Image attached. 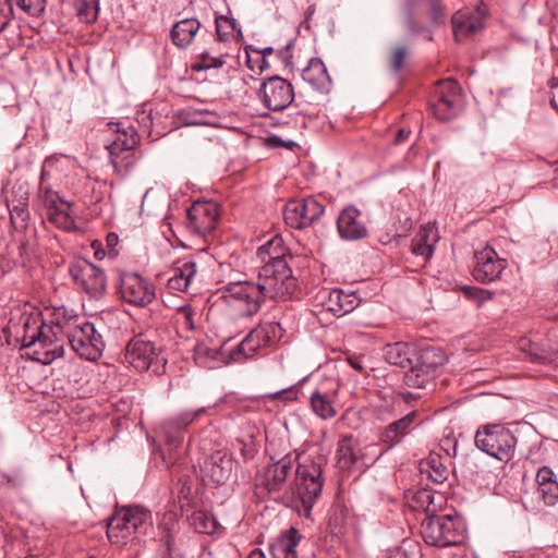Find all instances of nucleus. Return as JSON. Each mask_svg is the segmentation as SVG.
<instances>
[{
    "label": "nucleus",
    "mask_w": 558,
    "mask_h": 558,
    "mask_svg": "<svg viewBox=\"0 0 558 558\" xmlns=\"http://www.w3.org/2000/svg\"><path fill=\"white\" fill-rule=\"evenodd\" d=\"M44 313L27 312L21 307L10 313V318L3 332L23 348L38 347L43 356L37 357L44 364H49L63 356L62 337H68L83 320L72 308L54 303L51 299L41 300Z\"/></svg>",
    "instance_id": "nucleus-1"
},
{
    "label": "nucleus",
    "mask_w": 558,
    "mask_h": 558,
    "mask_svg": "<svg viewBox=\"0 0 558 558\" xmlns=\"http://www.w3.org/2000/svg\"><path fill=\"white\" fill-rule=\"evenodd\" d=\"M294 471L291 492L295 496L299 513L311 517L312 509L323 493V458L292 451L279 461L266 466L262 484L269 493H279L288 487V478Z\"/></svg>",
    "instance_id": "nucleus-2"
},
{
    "label": "nucleus",
    "mask_w": 558,
    "mask_h": 558,
    "mask_svg": "<svg viewBox=\"0 0 558 558\" xmlns=\"http://www.w3.org/2000/svg\"><path fill=\"white\" fill-rule=\"evenodd\" d=\"M153 527L151 512L140 506L124 507L110 518L107 524V537L111 544L124 545L148 534Z\"/></svg>",
    "instance_id": "nucleus-3"
},
{
    "label": "nucleus",
    "mask_w": 558,
    "mask_h": 558,
    "mask_svg": "<svg viewBox=\"0 0 558 558\" xmlns=\"http://www.w3.org/2000/svg\"><path fill=\"white\" fill-rule=\"evenodd\" d=\"M106 126L116 134V138L106 145L110 161L117 174L124 177L134 167V148L140 143L137 131L123 122H107Z\"/></svg>",
    "instance_id": "nucleus-4"
},
{
    "label": "nucleus",
    "mask_w": 558,
    "mask_h": 558,
    "mask_svg": "<svg viewBox=\"0 0 558 558\" xmlns=\"http://www.w3.org/2000/svg\"><path fill=\"white\" fill-rule=\"evenodd\" d=\"M287 283H295V281H264L263 284L254 281H232L227 291L230 298L245 302L246 314L253 315L260 308L262 301L266 298L276 301L288 300V292L284 291Z\"/></svg>",
    "instance_id": "nucleus-5"
},
{
    "label": "nucleus",
    "mask_w": 558,
    "mask_h": 558,
    "mask_svg": "<svg viewBox=\"0 0 558 558\" xmlns=\"http://www.w3.org/2000/svg\"><path fill=\"white\" fill-rule=\"evenodd\" d=\"M421 535L432 546H459L465 538V525L457 515H430L423 520Z\"/></svg>",
    "instance_id": "nucleus-6"
},
{
    "label": "nucleus",
    "mask_w": 558,
    "mask_h": 558,
    "mask_svg": "<svg viewBox=\"0 0 558 558\" xmlns=\"http://www.w3.org/2000/svg\"><path fill=\"white\" fill-rule=\"evenodd\" d=\"M474 441L481 451L501 462H508L514 457L518 444L515 435L501 424L478 427Z\"/></svg>",
    "instance_id": "nucleus-7"
},
{
    "label": "nucleus",
    "mask_w": 558,
    "mask_h": 558,
    "mask_svg": "<svg viewBox=\"0 0 558 558\" xmlns=\"http://www.w3.org/2000/svg\"><path fill=\"white\" fill-rule=\"evenodd\" d=\"M206 412L207 408L205 407L195 410H184L162 422L160 428L166 440V451L162 452V459L168 466L173 465L180 458L185 428Z\"/></svg>",
    "instance_id": "nucleus-8"
},
{
    "label": "nucleus",
    "mask_w": 558,
    "mask_h": 558,
    "mask_svg": "<svg viewBox=\"0 0 558 558\" xmlns=\"http://www.w3.org/2000/svg\"><path fill=\"white\" fill-rule=\"evenodd\" d=\"M383 453L376 444L361 446L352 435H345L338 441L337 464L341 470L362 471L375 463Z\"/></svg>",
    "instance_id": "nucleus-9"
},
{
    "label": "nucleus",
    "mask_w": 558,
    "mask_h": 558,
    "mask_svg": "<svg viewBox=\"0 0 558 558\" xmlns=\"http://www.w3.org/2000/svg\"><path fill=\"white\" fill-rule=\"evenodd\" d=\"M446 356L444 352L434 347H426L421 350L415 348L411 369L404 375V384L410 388H425L438 367L444 365Z\"/></svg>",
    "instance_id": "nucleus-10"
},
{
    "label": "nucleus",
    "mask_w": 558,
    "mask_h": 558,
    "mask_svg": "<svg viewBox=\"0 0 558 558\" xmlns=\"http://www.w3.org/2000/svg\"><path fill=\"white\" fill-rule=\"evenodd\" d=\"M464 108V97L460 84L453 78L439 81L434 89L432 111L436 119L450 121Z\"/></svg>",
    "instance_id": "nucleus-11"
},
{
    "label": "nucleus",
    "mask_w": 558,
    "mask_h": 558,
    "mask_svg": "<svg viewBox=\"0 0 558 558\" xmlns=\"http://www.w3.org/2000/svg\"><path fill=\"white\" fill-rule=\"evenodd\" d=\"M125 360L138 372L151 371L159 375L163 373L166 360L160 356V349L144 335L134 336L125 349Z\"/></svg>",
    "instance_id": "nucleus-12"
},
{
    "label": "nucleus",
    "mask_w": 558,
    "mask_h": 558,
    "mask_svg": "<svg viewBox=\"0 0 558 558\" xmlns=\"http://www.w3.org/2000/svg\"><path fill=\"white\" fill-rule=\"evenodd\" d=\"M284 251L283 240L278 234L258 247L257 256L265 263L258 279H295L284 258Z\"/></svg>",
    "instance_id": "nucleus-13"
},
{
    "label": "nucleus",
    "mask_w": 558,
    "mask_h": 558,
    "mask_svg": "<svg viewBox=\"0 0 558 558\" xmlns=\"http://www.w3.org/2000/svg\"><path fill=\"white\" fill-rule=\"evenodd\" d=\"M281 337V327L278 323L271 322L259 325L231 351L230 360L242 363L255 356L262 349L270 345L277 338Z\"/></svg>",
    "instance_id": "nucleus-14"
},
{
    "label": "nucleus",
    "mask_w": 558,
    "mask_h": 558,
    "mask_svg": "<svg viewBox=\"0 0 558 558\" xmlns=\"http://www.w3.org/2000/svg\"><path fill=\"white\" fill-rule=\"evenodd\" d=\"M72 350L82 359L97 361L104 352L102 336L93 323L83 320L66 337Z\"/></svg>",
    "instance_id": "nucleus-15"
},
{
    "label": "nucleus",
    "mask_w": 558,
    "mask_h": 558,
    "mask_svg": "<svg viewBox=\"0 0 558 558\" xmlns=\"http://www.w3.org/2000/svg\"><path fill=\"white\" fill-rule=\"evenodd\" d=\"M220 210L218 204L211 201L195 202L187 210L186 228L196 239L208 242L213 235Z\"/></svg>",
    "instance_id": "nucleus-16"
},
{
    "label": "nucleus",
    "mask_w": 558,
    "mask_h": 558,
    "mask_svg": "<svg viewBox=\"0 0 558 558\" xmlns=\"http://www.w3.org/2000/svg\"><path fill=\"white\" fill-rule=\"evenodd\" d=\"M258 97L267 109L281 111L293 101L294 89L290 82L275 75L263 82L258 89Z\"/></svg>",
    "instance_id": "nucleus-17"
},
{
    "label": "nucleus",
    "mask_w": 558,
    "mask_h": 558,
    "mask_svg": "<svg viewBox=\"0 0 558 558\" xmlns=\"http://www.w3.org/2000/svg\"><path fill=\"white\" fill-rule=\"evenodd\" d=\"M324 211V206L314 197L294 199L284 206L283 218L291 228L304 229L318 220Z\"/></svg>",
    "instance_id": "nucleus-18"
},
{
    "label": "nucleus",
    "mask_w": 558,
    "mask_h": 558,
    "mask_svg": "<svg viewBox=\"0 0 558 558\" xmlns=\"http://www.w3.org/2000/svg\"><path fill=\"white\" fill-rule=\"evenodd\" d=\"M486 15L487 8L483 2L475 9L463 8L457 11L451 19L454 38L463 40L482 29Z\"/></svg>",
    "instance_id": "nucleus-19"
},
{
    "label": "nucleus",
    "mask_w": 558,
    "mask_h": 558,
    "mask_svg": "<svg viewBox=\"0 0 558 558\" xmlns=\"http://www.w3.org/2000/svg\"><path fill=\"white\" fill-rule=\"evenodd\" d=\"M337 230L341 239L359 241L367 236V228L361 220V211L352 205L344 207L337 219Z\"/></svg>",
    "instance_id": "nucleus-20"
},
{
    "label": "nucleus",
    "mask_w": 558,
    "mask_h": 558,
    "mask_svg": "<svg viewBox=\"0 0 558 558\" xmlns=\"http://www.w3.org/2000/svg\"><path fill=\"white\" fill-rule=\"evenodd\" d=\"M474 259L473 279H500L507 265L492 247L475 253Z\"/></svg>",
    "instance_id": "nucleus-21"
},
{
    "label": "nucleus",
    "mask_w": 558,
    "mask_h": 558,
    "mask_svg": "<svg viewBox=\"0 0 558 558\" xmlns=\"http://www.w3.org/2000/svg\"><path fill=\"white\" fill-rule=\"evenodd\" d=\"M417 414L411 411L403 417L385 426L379 433V440L386 446L384 452L401 444L415 426Z\"/></svg>",
    "instance_id": "nucleus-22"
},
{
    "label": "nucleus",
    "mask_w": 558,
    "mask_h": 558,
    "mask_svg": "<svg viewBox=\"0 0 558 558\" xmlns=\"http://www.w3.org/2000/svg\"><path fill=\"white\" fill-rule=\"evenodd\" d=\"M153 281H119L117 292L120 298L135 306H145L155 299Z\"/></svg>",
    "instance_id": "nucleus-23"
},
{
    "label": "nucleus",
    "mask_w": 558,
    "mask_h": 558,
    "mask_svg": "<svg viewBox=\"0 0 558 558\" xmlns=\"http://www.w3.org/2000/svg\"><path fill=\"white\" fill-rule=\"evenodd\" d=\"M202 31V22L195 17L178 20L170 29V40L179 49L191 47Z\"/></svg>",
    "instance_id": "nucleus-24"
},
{
    "label": "nucleus",
    "mask_w": 558,
    "mask_h": 558,
    "mask_svg": "<svg viewBox=\"0 0 558 558\" xmlns=\"http://www.w3.org/2000/svg\"><path fill=\"white\" fill-rule=\"evenodd\" d=\"M233 459L225 450L215 451L206 461L204 471L216 484H225L232 474Z\"/></svg>",
    "instance_id": "nucleus-25"
},
{
    "label": "nucleus",
    "mask_w": 558,
    "mask_h": 558,
    "mask_svg": "<svg viewBox=\"0 0 558 558\" xmlns=\"http://www.w3.org/2000/svg\"><path fill=\"white\" fill-rule=\"evenodd\" d=\"M519 349L526 353L531 361L544 364H553L558 367V351L545 343H538L529 338H521Z\"/></svg>",
    "instance_id": "nucleus-26"
},
{
    "label": "nucleus",
    "mask_w": 558,
    "mask_h": 558,
    "mask_svg": "<svg viewBox=\"0 0 558 558\" xmlns=\"http://www.w3.org/2000/svg\"><path fill=\"white\" fill-rule=\"evenodd\" d=\"M216 38L220 43H235L243 40V33L231 13L219 14L215 12Z\"/></svg>",
    "instance_id": "nucleus-27"
},
{
    "label": "nucleus",
    "mask_w": 558,
    "mask_h": 558,
    "mask_svg": "<svg viewBox=\"0 0 558 558\" xmlns=\"http://www.w3.org/2000/svg\"><path fill=\"white\" fill-rule=\"evenodd\" d=\"M302 77L314 89L322 93H327L331 85V78L327 72L326 65L318 58L310 60L307 66L302 72Z\"/></svg>",
    "instance_id": "nucleus-28"
},
{
    "label": "nucleus",
    "mask_w": 558,
    "mask_h": 558,
    "mask_svg": "<svg viewBox=\"0 0 558 558\" xmlns=\"http://www.w3.org/2000/svg\"><path fill=\"white\" fill-rule=\"evenodd\" d=\"M415 347L407 342H395L384 348V357L391 364L401 368L411 369Z\"/></svg>",
    "instance_id": "nucleus-29"
},
{
    "label": "nucleus",
    "mask_w": 558,
    "mask_h": 558,
    "mask_svg": "<svg viewBox=\"0 0 558 558\" xmlns=\"http://www.w3.org/2000/svg\"><path fill=\"white\" fill-rule=\"evenodd\" d=\"M537 492L544 504L553 506L558 500V482L555 473L548 466H543L536 474Z\"/></svg>",
    "instance_id": "nucleus-30"
},
{
    "label": "nucleus",
    "mask_w": 558,
    "mask_h": 558,
    "mask_svg": "<svg viewBox=\"0 0 558 558\" xmlns=\"http://www.w3.org/2000/svg\"><path fill=\"white\" fill-rule=\"evenodd\" d=\"M300 541V532L294 527H290L284 535L271 545L272 558H298L295 548Z\"/></svg>",
    "instance_id": "nucleus-31"
},
{
    "label": "nucleus",
    "mask_w": 558,
    "mask_h": 558,
    "mask_svg": "<svg viewBox=\"0 0 558 558\" xmlns=\"http://www.w3.org/2000/svg\"><path fill=\"white\" fill-rule=\"evenodd\" d=\"M336 396L337 390H333L331 393L315 390L310 398L312 411L322 420L332 418L337 414L333 405V398Z\"/></svg>",
    "instance_id": "nucleus-32"
},
{
    "label": "nucleus",
    "mask_w": 558,
    "mask_h": 558,
    "mask_svg": "<svg viewBox=\"0 0 558 558\" xmlns=\"http://www.w3.org/2000/svg\"><path fill=\"white\" fill-rule=\"evenodd\" d=\"M420 472L436 484H442L449 475V469L441 462L440 457L432 454L421 461Z\"/></svg>",
    "instance_id": "nucleus-33"
},
{
    "label": "nucleus",
    "mask_w": 558,
    "mask_h": 558,
    "mask_svg": "<svg viewBox=\"0 0 558 558\" xmlns=\"http://www.w3.org/2000/svg\"><path fill=\"white\" fill-rule=\"evenodd\" d=\"M189 521L191 526L197 532L202 534H214L218 529V522L216 518L203 510L194 511L190 517Z\"/></svg>",
    "instance_id": "nucleus-34"
},
{
    "label": "nucleus",
    "mask_w": 558,
    "mask_h": 558,
    "mask_svg": "<svg viewBox=\"0 0 558 558\" xmlns=\"http://www.w3.org/2000/svg\"><path fill=\"white\" fill-rule=\"evenodd\" d=\"M194 361L202 367L215 368L219 361V351L205 343H198L194 348Z\"/></svg>",
    "instance_id": "nucleus-35"
},
{
    "label": "nucleus",
    "mask_w": 558,
    "mask_h": 558,
    "mask_svg": "<svg viewBox=\"0 0 558 558\" xmlns=\"http://www.w3.org/2000/svg\"><path fill=\"white\" fill-rule=\"evenodd\" d=\"M45 171L41 172L39 183V197L46 207L47 211L54 209L60 206H70L69 203L64 202L57 192L52 191L49 186L45 185Z\"/></svg>",
    "instance_id": "nucleus-36"
},
{
    "label": "nucleus",
    "mask_w": 558,
    "mask_h": 558,
    "mask_svg": "<svg viewBox=\"0 0 558 558\" xmlns=\"http://www.w3.org/2000/svg\"><path fill=\"white\" fill-rule=\"evenodd\" d=\"M330 302L336 304V306H330L331 311L349 313L357 305V298L336 289L330 292Z\"/></svg>",
    "instance_id": "nucleus-37"
},
{
    "label": "nucleus",
    "mask_w": 558,
    "mask_h": 558,
    "mask_svg": "<svg viewBox=\"0 0 558 558\" xmlns=\"http://www.w3.org/2000/svg\"><path fill=\"white\" fill-rule=\"evenodd\" d=\"M77 16L84 23H93L98 17L99 0H74Z\"/></svg>",
    "instance_id": "nucleus-38"
},
{
    "label": "nucleus",
    "mask_w": 558,
    "mask_h": 558,
    "mask_svg": "<svg viewBox=\"0 0 558 558\" xmlns=\"http://www.w3.org/2000/svg\"><path fill=\"white\" fill-rule=\"evenodd\" d=\"M119 243V236L114 232H110L106 236L107 251L104 250L102 243L98 240L92 242V248L94 250V256L101 260L105 256L114 258L118 255L117 245Z\"/></svg>",
    "instance_id": "nucleus-39"
},
{
    "label": "nucleus",
    "mask_w": 558,
    "mask_h": 558,
    "mask_svg": "<svg viewBox=\"0 0 558 558\" xmlns=\"http://www.w3.org/2000/svg\"><path fill=\"white\" fill-rule=\"evenodd\" d=\"M95 271L100 272V270L96 266H94L86 259H77L70 267V274L72 276V279H84L85 277H87V278L96 277L97 275L95 274Z\"/></svg>",
    "instance_id": "nucleus-40"
},
{
    "label": "nucleus",
    "mask_w": 558,
    "mask_h": 558,
    "mask_svg": "<svg viewBox=\"0 0 558 558\" xmlns=\"http://www.w3.org/2000/svg\"><path fill=\"white\" fill-rule=\"evenodd\" d=\"M226 63L223 57H213L208 51H203L198 56V61L193 64L192 69L195 71H203L209 69H219Z\"/></svg>",
    "instance_id": "nucleus-41"
},
{
    "label": "nucleus",
    "mask_w": 558,
    "mask_h": 558,
    "mask_svg": "<svg viewBox=\"0 0 558 558\" xmlns=\"http://www.w3.org/2000/svg\"><path fill=\"white\" fill-rule=\"evenodd\" d=\"M68 208L69 206H60L47 211V217L49 221H51L59 228L69 229L73 221L68 213Z\"/></svg>",
    "instance_id": "nucleus-42"
},
{
    "label": "nucleus",
    "mask_w": 558,
    "mask_h": 558,
    "mask_svg": "<svg viewBox=\"0 0 558 558\" xmlns=\"http://www.w3.org/2000/svg\"><path fill=\"white\" fill-rule=\"evenodd\" d=\"M434 495L427 490V489H421V490H417L413 497V507L416 509V510H422V511H434L435 510V507L432 508L433 504H434Z\"/></svg>",
    "instance_id": "nucleus-43"
},
{
    "label": "nucleus",
    "mask_w": 558,
    "mask_h": 558,
    "mask_svg": "<svg viewBox=\"0 0 558 558\" xmlns=\"http://www.w3.org/2000/svg\"><path fill=\"white\" fill-rule=\"evenodd\" d=\"M16 5L29 16H39L46 9V0H16Z\"/></svg>",
    "instance_id": "nucleus-44"
},
{
    "label": "nucleus",
    "mask_w": 558,
    "mask_h": 558,
    "mask_svg": "<svg viewBox=\"0 0 558 558\" xmlns=\"http://www.w3.org/2000/svg\"><path fill=\"white\" fill-rule=\"evenodd\" d=\"M461 291L469 300H473L477 305H481L486 300L492 298V292L478 287L463 286Z\"/></svg>",
    "instance_id": "nucleus-45"
},
{
    "label": "nucleus",
    "mask_w": 558,
    "mask_h": 558,
    "mask_svg": "<svg viewBox=\"0 0 558 558\" xmlns=\"http://www.w3.org/2000/svg\"><path fill=\"white\" fill-rule=\"evenodd\" d=\"M196 275V264L194 262L178 263L173 268V275L170 279H193Z\"/></svg>",
    "instance_id": "nucleus-46"
},
{
    "label": "nucleus",
    "mask_w": 558,
    "mask_h": 558,
    "mask_svg": "<svg viewBox=\"0 0 558 558\" xmlns=\"http://www.w3.org/2000/svg\"><path fill=\"white\" fill-rule=\"evenodd\" d=\"M14 17L12 0H0V33L7 29Z\"/></svg>",
    "instance_id": "nucleus-47"
},
{
    "label": "nucleus",
    "mask_w": 558,
    "mask_h": 558,
    "mask_svg": "<svg viewBox=\"0 0 558 558\" xmlns=\"http://www.w3.org/2000/svg\"><path fill=\"white\" fill-rule=\"evenodd\" d=\"M267 398L271 401H283V402H290L293 400H296L298 398V390L294 388V386L281 389L277 392L269 393Z\"/></svg>",
    "instance_id": "nucleus-48"
},
{
    "label": "nucleus",
    "mask_w": 558,
    "mask_h": 558,
    "mask_svg": "<svg viewBox=\"0 0 558 558\" xmlns=\"http://www.w3.org/2000/svg\"><path fill=\"white\" fill-rule=\"evenodd\" d=\"M85 291L94 299L100 298L106 290V281H81Z\"/></svg>",
    "instance_id": "nucleus-49"
},
{
    "label": "nucleus",
    "mask_w": 558,
    "mask_h": 558,
    "mask_svg": "<svg viewBox=\"0 0 558 558\" xmlns=\"http://www.w3.org/2000/svg\"><path fill=\"white\" fill-rule=\"evenodd\" d=\"M429 5V16L433 23L444 22L445 14L440 0H427Z\"/></svg>",
    "instance_id": "nucleus-50"
},
{
    "label": "nucleus",
    "mask_w": 558,
    "mask_h": 558,
    "mask_svg": "<svg viewBox=\"0 0 558 558\" xmlns=\"http://www.w3.org/2000/svg\"><path fill=\"white\" fill-rule=\"evenodd\" d=\"M412 252L415 255L424 256L427 259L433 255V244L423 243L417 238H415L412 243Z\"/></svg>",
    "instance_id": "nucleus-51"
},
{
    "label": "nucleus",
    "mask_w": 558,
    "mask_h": 558,
    "mask_svg": "<svg viewBox=\"0 0 558 558\" xmlns=\"http://www.w3.org/2000/svg\"><path fill=\"white\" fill-rule=\"evenodd\" d=\"M407 49L404 47L396 48L391 60V69L393 72L397 73L402 69Z\"/></svg>",
    "instance_id": "nucleus-52"
},
{
    "label": "nucleus",
    "mask_w": 558,
    "mask_h": 558,
    "mask_svg": "<svg viewBox=\"0 0 558 558\" xmlns=\"http://www.w3.org/2000/svg\"><path fill=\"white\" fill-rule=\"evenodd\" d=\"M234 446L239 448L241 454L245 459L252 458L255 452V447H254L252 436L250 437L248 441H244L243 439L238 438Z\"/></svg>",
    "instance_id": "nucleus-53"
},
{
    "label": "nucleus",
    "mask_w": 558,
    "mask_h": 558,
    "mask_svg": "<svg viewBox=\"0 0 558 558\" xmlns=\"http://www.w3.org/2000/svg\"><path fill=\"white\" fill-rule=\"evenodd\" d=\"M415 238H417L423 243L434 244L436 242V234H435L434 227L427 226V227L421 229Z\"/></svg>",
    "instance_id": "nucleus-54"
},
{
    "label": "nucleus",
    "mask_w": 558,
    "mask_h": 558,
    "mask_svg": "<svg viewBox=\"0 0 558 558\" xmlns=\"http://www.w3.org/2000/svg\"><path fill=\"white\" fill-rule=\"evenodd\" d=\"M284 291L288 292V300L300 299L301 295L303 294L299 281H295V283H287Z\"/></svg>",
    "instance_id": "nucleus-55"
},
{
    "label": "nucleus",
    "mask_w": 558,
    "mask_h": 558,
    "mask_svg": "<svg viewBox=\"0 0 558 558\" xmlns=\"http://www.w3.org/2000/svg\"><path fill=\"white\" fill-rule=\"evenodd\" d=\"M348 363L350 364V366L352 368H354L355 371H359L361 373L364 372V365H363V357L360 356V355H349L348 356Z\"/></svg>",
    "instance_id": "nucleus-56"
},
{
    "label": "nucleus",
    "mask_w": 558,
    "mask_h": 558,
    "mask_svg": "<svg viewBox=\"0 0 558 558\" xmlns=\"http://www.w3.org/2000/svg\"><path fill=\"white\" fill-rule=\"evenodd\" d=\"M407 25H408L409 31L414 34H418L424 31V27L416 24L411 10H409V12H408Z\"/></svg>",
    "instance_id": "nucleus-57"
},
{
    "label": "nucleus",
    "mask_w": 558,
    "mask_h": 558,
    "mask_svg": "<svg viewBox=\"0 0 558 558\" xmlns=\"http://www.w3.org/2000/svg\"><path fill=\"white\" fill-rule=\"evenodd\" d=\"M269 143L272 145V146H276V147H280V146H284V147H288V148H292L293 146H295L296 144L294 142H288L286 143L284 141H282L280 137L278 136H271L269 138Z\"/></svg>",
    "instance_id": "nucleus-58"
},
{
    "label": "nucleus",
    "mask_w": 558,
    "mask_h": 558,
    "mask_svg": "<svg viewBox=\"0 0 558 558\" xmlns=\"http://www.w3.org/2000/svg\"><path fill=\"white\" fill-rule=\"evenodd\" d=\"M411 134V131L400 129L398 130L393 143L396 145L402 144L409 138V135Z\"/></svg>",
    "instance_id": "nucleus-59"
},
{
    "label": "nucleus",
    "mask_w": 558,
    "mask_h": 558,
    "mask_svg": "<svg viewBox=\"0 0 558 558\" xmlns=\"http://www.w3.org/2000/svg\"><path fill=\"white\" fill-rule=\"evenodd\" d=\"M257 68L259 70V72H263L264 70L269 68V64H268L267 60L265 59V57L259 58V60L257 61Z\"/></svg>",
    "instance_id": "nucleus-60"
},
{
    "label": "nucleus",
    "mask_w": 558,
    "mask_h": 558,
    "mask_svg": "<svg viewBox=\"0 0 558 558\" xmlns=\"http://www.w3.org/2000/svg\"><path fill=\"white\" fill-rule=\"evenodd\" d=\"M248 558H266V556L260 549L255 548L250 553Z\"/></svg>",
    "instance_id": "nucleus-61"
},
{
    "label": "nucleus",
    "mask_w": 558,
    "mask_h": 558,
    "mask_svg": "<svg viewBox=\"0 0 558 558\" xmlns=\"http://www.w3.org/2000/svg\"><path fill=\"white\" fill-rule=\"evenodd\" d=\"M260 57H266L267 54L272 53L274 49L271 47H266L260 50H255Z\"/></svg>",
    "instance_id": "nucleus-62"
},
{
    "label": "nucleus",
    "mask_w": 558,
    "mask_h": 558,
    "mask_svg": "<svg viewBox=\"0 0 558 558\" xmlns=\"http://www.w3.org/2000/svg\"><path fill=\"white\" fill-rule=\"evenodd\" d=\"M190 282L191 281H189V280L175 281V283L178 284V288L181 289V290H184V291L187 290Z\"/></svg>",
    "instance_id": "nucleus-63"
},
{
    "label": "nucleus",
    "mask_w": 558,
    "mask_h": 558,
    "mask_svg": "<svg viewBox=\"0 0 558 558\" xmlns=\"http://www.w3.org/2000/svg\"><path fill=\"white\" fill-rule=\"evenodd\" d=\"M550 86H551V87H556V86H558V77H557V78H553V80H551V85H550Z\"/></svg>",
    "instance_id": "nucleus-64"
}]
</instances>
